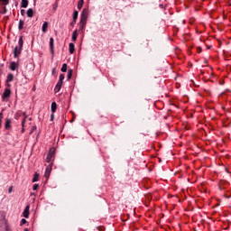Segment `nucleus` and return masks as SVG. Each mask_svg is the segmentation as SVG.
I'll return each instance as SVG.
<instances>
[{
    "mask_svg": "<svg viewBox=\"0 0 231 231\" xmlns=\"http://www.w3.org/2000/svg\"><path fill=\"white\" fill-rule=\"evenodd\" d=\"M24 44V42L23 41V36H20L18 41V46H16L14 50V59H17L19 55H21L23 51V46Z\"/></svg>",
    "mask_w": 231,
    "mask_h": 231,
    "instance_id": "obj_1",
    "label": "nucleus"
},
{
    "mask_svg": "<svg viewBox=\"0 0 231 231\" xmlns=\"http://www.w3.org/2000/svg\"><path fill=\"white\" fill-rule=\"evenodd\" d=\"M53 154H55V148H51L46 157L47 163H50L51 162V158H53Z\"/></svg>",
    "mask_w": 231,
    "mask_h": 231,
    "instance_id": "obj_2",
    "label": "nucleus"
},
{
    "mask_svg": "<svg viewBox=\"0 0 231 231\" xmlns=\"http://www.w3.org/2000/svg\"><path fill=\"white\" fill-rule=\"evenodd\" d=\"M11 95H12V90H10V88H5L2 95V99L6 100V98H10Z\"/></svg>",
    "mask_w": 231,
    "mask_h": 231,
    "instance_id": "obj_3",
    "label": "nucleus"
},
{
    "mask_svg": "<svg viewBox=\"0 0 231 231\" xmlns=\"http://www.w3.org/2000/svg\"><path fill=\"white\" fill-rule=\"evenodd\" d=\"M23 115L24 117L22 121V126L24 127V124H26V113L25 112H20L15 116L16 120H19V116Z\"/></svg>",
    "mask_w": 231,
    "mask_h": 231,
    "instance_id": "obj_4",
    "label": "nucleus"
},
{
    "mask_svg": "<svg viewBox=\"0 0 231 231\" xmlns=\"http://www.w3.org/2000/svg\"><path fill=\"white\" fill-rule=\"evenodd\" d=\"M19 68V63L12 61L9 65V69H11V71H15V69H17Z\"/></svg>",
    "mask_w": 231,
    "mask_h": 231,
    "instance_id": "obj_5",
    "label": "nucleus"
},
{
    "mask_svg": "<svg viewBox=\"0 0 231 231\" xmlns=\"http://www.w3.org/2000/svg\"><path fill=\"white\" fill-rule=\"evenodd\" d=\"M5 128L9 131L12 129V119H6L5 123Z\"/></svg>",
    "mask_w": 231,
    "mask_h": 231,
    "instance_id": "obj_6",
    "label": "nucleus"
},
{
    "mask_svg": "<svg viewBox=\"0 0 231 231\" xmlns=\"http://www.w3.org/2000/svg\"><path fill=\"white\" fill-rule=\"evenodd\" d=\"M23 217L28 218L30 216V206H26L23 212Z\"/></svg>",
    "mask_w": 231,
    "mask_h": 231,
    "instance_id": "obj_7",
    "label": "nucleus"
},
{
    "mask_svg": "<svg viewBox=\"0 0 231 231\" xmlns=\"http://www.w3.org/2000/svg\"><path fill=\"white\" fill-rule=\"evenodd\" d=\"M50 174H51V165L47 166L45 170V178H50Z\"/></svg>",
    "mask_w": 231,
    "mask_h": 231,
    "instance_id": "obj_8",
    "label": "nucleus"
},
{
    "mask_svg": "<svg viewBox=\"0 0 231 231\" xmlns=\"http://www.w3.org/2000/svg\"><path fill=\"white\" fill-rule=\"evenodd\" d=\"M48 22H44L43 24H42V32L43 33H46V32H48Z\"/></svg>",
    "mask_w": 231,
    "mask_h": 231,
    "instance_id": "obj_9",
    "label": "nucleus"
},
{
    "mask_svg": "<svg viewBox=\"0 0 231 231\" xmlns=\"http://www.w3.org/2000/svg\"><path fill=\"white\" fill-rule=\"evenodd\" d=\"M69 51L71 54L75 53V44L74 43H69Z\"/></svg>",
    "mask_w": 231,
    "mask_h": 231,
    "instance_id": "obj_10",
    "label": "nucleus"
},
{
    "mask_svg": "<svg viewBox=\"0 0 231 231\" xmlns=\"http://www.w3.org/2000/svg\"><path fill=\"white\" fill-rule=\"evenodd\" d=\"M54 42H55V40L53 38H50V48H51V53H54V51H53Z\"/></svg>",
    "mask_w": 231,
    "mask_h": 231,
    "instance_id": "obj_11",
    "label": "nucleus"
},
{
    "mask_svg": "<svg viewBox=\"0 0 231 231\" xmlns=\"http://www.w3.org/2000/svg\"><path fill=\"white\" fill-rule=\"evenodd\" d=\"M77 37H79V32L77 30H75L72 33V41L73 42H77Z\"/></svg>",
    "mask_w": 231,
    "mask_h": 231,
    "instance_id": "obj_12",
    "label": "nucleus"
},
{
    "mask_svg": "<svg viewBox=\"0 0 231 231\" xmlns=\"http://www.w3.org/2000/svg\"><path fill=\"white\" fill-rule=\"evenodd\" d=\"M28 0H22V3H21V7L22 8H28Z\"/></svg>",
    "mask_w": 231,
    "mask_h": 231,
    "instance_id": "obj_13",
    "label": "nucleus"
},
{
    "mask_svg": "<svg viewBox=\"0 0 231 231\" xmlns=\"http://www.w3.org/2000/svg\"><path fill=\"white\" fill-rule=\"evenodd\" d=\"M13 81H14V74L10 73L7 75L6 82L9 83V82H13Z\"/></svg>",
    "mask_w": 231,
    "mask_h": 231,
    "instance_id": "obj_14",
    "label": "nucleus"
},
{
    "mask_svg": "<svg viewBox=\"0 0 231 231\" xmlns=\"http://www.w3.org/2000/svg\"><path fill=\"white\" fill-rule=\"evenodd\" d=\"M24 28V21L20 20L18 23V30H23Z\"/></svg>",
    "mask_w": 231,
    "mask_h": 231,
    "instance_id": "obj_15",
    "label": "nucleus"
},
{
    "mask_svg": "<svg viewBox=\"0 0 231 231\" xmlns=\"http://www.w3.org/2000/svg\"><path fill=\"white\" fill-rule=\"evenodd\" d=\"M51 110L52 113H55V111H57V103L55 102L51 103Z\"/></svg>",
    "mask_w": 231,
    "mask_h": 231,
    "instance_id": "obj_16",
    "label": "nucleus"
},
{
    "mask_svg": "<svg viewBox=\"0 0 231 231\" xmlns=\"http://www.w3.org/2000/svg\"><path fill=\"white\" fill-rule=\"evenodd\" d=\"M27 17H30V18L33 17V9L29 8L27 10Z\"/></svg>",
    "mask_w": 231,
    "mask_h": 231,
    "instance_id": "obj_17",
    "label": "nucleus"
},
{
    "mask_svg": "<svg viewBox=\"0 0 231 231\" xmlns=\"http://www.w3.org/2000/svg\"><path fill=\"white\" fill-rule=\"evenodd\" d=\"M82 6H84V0H79L78 3V10H82Z\"/></svg>",
    "mask_w": 231,
    "mask_h": 231,
    "instance_id": "obj_18",
    "label": "nucleus"
},
{
    "mask_svg": "<svg viewBox=\"0 0 231 231\" xmlns=\"http://www.w3.org/2000/svg\"><path fill=\"white\" fill-rule=\"evenodd\" d=\"M73 77V69H69L67 74V79L69 80Z\"/></svg>",
    "mask_w": 231,
    "mask_h": 231,
    "instance_id": "obj_19",
    "label": "nucleus"
},
{
    "mask_svg": "<svg viewBox=\"0 0 231 231\" xmlns=\"http://www.w3.org/2000/svg\"><path fill=\"white\" fill-rule=\"evenodd\" d=\"M81 17L88 19V9H86V8L83 9V11L81 13Z\"/></svg>",
    "mask_w": 231,
    "mask_h": 231,
    "instance_id": "obj_20",
    "label": "nucleus"
},
{
    "mask_svg": "<svg viewBox=\"0 0 231 231\" xmlns=\"http://www.w3.org/2000/svg\"><path fill=\"white\" fill-rule=\"evenodd\" d=\"M39 173L35 172L34 176L32 178V183H35V181H39Z\"/></svg>",
    "mask_w": 231,
    "mask_h": 231,
    "instance_id": "obj_21",
    "label": "nucleus"
},
{
    "mask_svg": "<svg viewBox=\"0 0 231 231\" xmlns=\"http://www.w3.org/2000/svg\"><path fill=\"white\" fill-rule=\"evenodd\" d=\"M62 73H66L68 71V64L64 63L61 67Z\"/></svg>",
    "mask_w": 231,
    "mask_h": 231,
    "instance_id": "obj_22",
    "label": "nucleus"
},
{
    "mask_svg": "<svg viewBox=\"0 0 231 231\" xmlns=\"http://www.w3.org/2000/svg\"><path fill=\"white\" fill-rule=\"evenodd\" d=\"M79 19V11H74L73 12V20L77 21Z\"/></svg>",
    "mask_w": 231,
    "mask_h": 231,
    "instance_id": "obj_23",
    "label": "nucleus"
},
{
    "mask_svg": "<svg viewBox=\"0 0 231 231\" xmlns=\"http://www.w3.org/2000/svg\"><path fill=\"white\" fill-rule=\"evenodd\" d=\"M87 21H88V18L81 17L80 18V24H84L86 26Z\"/></svg>",
    "mask_w": 231,
    "mask_h": 231,
    "instance_id": "obj_24",
    "label": "nucleus"
},
{
    "mask_svg": "<svg viewBox=\"0 0 231 231\" xmlns=\"http://www.w3.org/2000/svg\"><path fill=\"white\" fill-rule=\"evenodd\" d=\"M66 77L64 76V74H60V81H61V82H64V79H65Z\"/></svg>",
    "mask_w": 231,
    "mask_h": 231,
    "instance_id": "obj_25",
    "label": "nucleus"
},
{
    "mask_svg": "<svg viewBox=\"0 0 231 231\" xmlns=\"http://www.w3.org/2000/svg\"><path fill=\"white\" fill-rule=\"evenodd\" d=\"M60 88L61 87H59L58 85H56V87L54 88L55 93H59V91H60Z\"/></svg>",
    "mask_w": 231,
    "mask_h": 231,
    "instance_id": "obj_26",
    "label": "nucleus"
},
{
    "mask_svg": "<svg viewBox=\"0 0 231 231\" xmlns=\"http://www.w3.org/2000/svg\"><path fill=\"white\" fill-rule=\"evenodd\" d=\"M27 221L26 219L23 218L20 222V226H23V225H26Z\"/></svg>",
    "mask_w": 231,
    "mask_h": 231,
    "instance_id": "obj_27",
    "label": "nucleus"
},
{
    "mask_svg": "<svg viewBox=\"0 0 231 231\" xmlns=\"http://www.w3.org/2000/svg\"><path fill=\"white\" fill-rule=\"evenodd\" d=\"M2 3H4V5L6 6L7 5H9L10 0H0Z\"/></svg>",
    "mask_w": 231,
    "mask_h": 231,
    "instance_id": "obj_28",
    "label": "nucleus"
},
{
    "mask_svg": "<svg viewBox=\"0 0 231 231\" xmlns=\"http://www.w3.org/2000/svg\"><path fill=\"white\" fill-rule=\"evenodd\" d=\"M84 28H86V25L80 23L79 32H82V30H84Z\"/></svg>",
    "mask_w": 231,
    "mask_h": 231,
    "instance_id": "obj_29",
    "label": "nucleus"
},
{
    "mask_svg": "<svg viewBox=\"0 0 231 231\" xmlns=\"http://www.w3.org/2000/svg\"><path fill=\"white\" fill-rule=\"evenodd\" d=\"M62 83H63V81L59 80L58 83L56 84V86L62 88Z\"/></svg>",
    "mask_w": 231,
    "mask_h": 231,
    "instance_id": "obj_30",
    "label": "nucleus"
},
{
    "mask_svg": "<svg viewBox=\"0 0 231 231\" xmlns=\"http://www.w3.org/2000/svg\"><path fill=\"white\" fill-rule=\"evenodd\" d=\"M37 189H39V184H34L32 189L37 190Z\"/></svg>",
    "mask_w": 231,
    "mask_h": 231,
    "instance_id": "obj_31",
    "label": "nucleus"
},
{
    "mask_svg": "<svg viewBox=\"0 0 231 231\" xmlns=\"http://www.w3.org/2000/svg\"><path fill=\"white\" fill-rule=\"evenodd\" d=\"M3 124V113H0V125Z\"/></svg>",
    "mask_w": 231,
    "mask_h": 231,
    "instance_id": "obj_32",
    "label": "nucleus"
},
{
    "mask_svg": "<svg viewBox=\"0 0 231 231\" xmlns=\"http://www.w3.org/2000/svg\"><path fill=\"white\" fill-rule=\"evenodd\" d=\"M202 51H203V49H201V47H198V48H197L198 53H201Z\"/></svg>",
    "mask_w": 231,
    "mask_h": 231,
    "instance_id": "obj_33",
    "label": "nucleus"
},
{
    "mask_svg": "<svg viewBox=\"0 0 231 231\" xmlns=\"http://www.w3.org/2000/svg\"><path fill=\"white\" fill-rule=\"evenodd\" d=\"M25 14H26V10L22 9V10H21V15H24Z\"/></svg>",
    "mask_w": 231,
    "mask_h": 231,
    "instance_id": "obj_34",
    "label": "nucleus"
},
{
    "mask_svg": "<svg viewBox=\"0 0 231 231\" xmlns=\"http://www.w3.org/2000/svg\"><path fill=\"white\" fill-rule=\"evenodd\" d=\"M54 118H55V115L51 114V121L53 122Z\"/></svg>",
    "mask_w": 231,
    "mask_h": 231,
    "instance_id": "obj_35",
    "label": "nucleus"
},
{
    "mask_svg": "<svg viewBox=\"0 0 231 231\" xmlns=\"http://www.w3.org/2000/svg\"><path fill=\"white\" fill-rule=\"evenodd\" d=\"M74 24H77V21L73 20L71 23H70V26H73Z\"/></svg>",
    "mask_w": 231,
    "mask_h": 231,
    "instance_id": "obj_36",
    "label": "nucleus"
},
{
    "mask_svg": "<svg viewBox=\"0 0 231 231\" xmlns=\"http://www.w3.org/2000/svg\"><path fill=\"white\" fill-rule=\"evenodd\" d=\"M6 12H8V9H6V7H4V11L2 12V14H6Z\"/></svg>",
    "mask_w": 231,
    "mask_h": 231,
    "instance_id": "obj_37",
    "label": "nucleus"
},
{
    "mask_svg": "<svg viewBox=\"0 0 231 231\" xmlns=\"http://www.w3.org/2000/svg\"><path fill=\"white\" fill-rule=\"evenodd\" d=\"M12 190H13V188H12V187H10V188L8 189V192H9V194H10V193H12Z\"/></svg>",
    "mask_w": 231,
    "mask_h": 231,
    "instance_id": "obj_38",
    "label": "nucleus"
},
{
    "mask_svg": "<svg viewBox=\"0 0 231 231\" xmlns=\"http://www.w3.org/2000/svg\"><path fill=\"white\" fill-rule=\"evenodd\" d=\"M37 130V126H32V131Z\"/></svg>",
    "mask_w": 231,
    "mask_h": 231,
    "instance_id": "obj_39",
    "label": "nucleus"
},
{
    "mask_svg": "<svg viewBox=\"0 0 231 231\" xmlns=\"http://www.w3.org/2000/svg\"><path fill=\"white\" fill-rule=\"evenodd\" d=\"M7 88H11L12 85H10L9 83L6 84Z\"/></svg>",
    "mask_w": 231,
    "mask_h": 231,
    "instance_id": "obj_40",
    "label": "nucleus"
},
{
    "mask_svg": "<svg viewBox=\"0 0 231 231\" xmlns=\"http://www.w3.org/2000/svg\"><path fill=\"white\" fill-rule=\"evenodd\" d=\"M24 231H29L28 228H25Z\"/></svg>",
    "mask_w": 231,
    "mask_h": 231,
    "instance_id": "obj_41",
    "label": "nucleus"
}]
</instances>
